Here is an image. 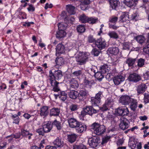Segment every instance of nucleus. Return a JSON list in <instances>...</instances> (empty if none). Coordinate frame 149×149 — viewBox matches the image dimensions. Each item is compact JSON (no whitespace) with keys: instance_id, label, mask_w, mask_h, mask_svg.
<instances>
[{"instance_id":"obj_57","label":"nucleus","mask_w":149,"mask_h":149,"mask_svg":"<svg viewBox=\"0 0 149 149\" xmlns=\"http://www.w3.org/2000/svg\"><path fill=\"white\" fill-rule=\"evenodd\" d=\"M28 5L29 7L27 8V9L29 11L33 12L35 11V8L33 5L30 4H29Z\"/></svg>"},{"instance_id":"obj_53","label":"nucleus","mask_w":149,"mask_h":149,"mask_svg":"<svg viewBox=\"0 0 149 149\" xmlns=\"http://www.w3.org/2000/svg\"><path fill=\"white\" fill-rule=\"evenodd\" d=\"M128 146L131 148V149H134L136 147V144L134 141H130L129 142Z\"/></svg>"},{"instance_id":"obj_1","label":"nucleus","mask_w":149,"mask_h":149,"mask_svg":"<svg viewBox=\"0 0 149 149\" xmlns=\"http://www.w3.org/2000/svg\"><path fill=\"white\" fill-rule=\"evenodd\" d=\"M63 77L62 72L59 70H51L49 71L48 80L51 86L53 87L52 91L54 92H58L60 91L58 86L59 83L56 81L60 80Z\"/></svg>"},{"instance_id":"obj_12","label":"nucleus","mask_w":149,"mask_h":149,"mask_svg":"<svg viewBox=\"0 0 149 149\" xmlns=\"http://www.w3.org/2000/svg\"><path fill=\"white\" fill-rule=\"evenodd\" d=\"M42 127L45 133L49 132L53 127L51 122L50 121L45 122L42 125Z\"/></svg>"},{"instance_id":"obj_37","label":"nucleus","mask_w":149,"mask_h":149,"mask_svg":"<svg viewBox=\"0 0 149 149\" xmlns=\"http://www.w3.org/2000/svg\"><path fill=\"white\" fill-rule=\"evenodd\" d=\"M58 97L60 99L63 101H65L67 97V94L65 91H62L58 93Z\"/></svg>"},{"instance_id":"obj_62","label":"nucleus","mask_w":149,"mask_h":149,"mask_svg":"<svg viewBox=\"0 0 149 149\" xmlns=\"http://www.w3.org/2000/svg\"><path fill=\"white\" fill-rule=\"evenodd\" d=\"M123 48L124 49H129L130 45L129 43L127 42H125L123 44Z\"/></svg>"},{"instance_id":"obj_23","label":"nucleus","mask_w":149,"mask_h":149,"mask_svg":"<svg viewBox=\"0 0 149 149\" xmlns=\"http://www.w3.org/2000/svg\"><path fill=\"white\" fill-rule=\"evenodd\" d=\"M147 88L145 84H141L139 85L137 88L136 91L138 94L143 93Z\"/></svg>"},{"instance_id":"obj_6","label":"nucleus","mask_w":149,"mask_h":149,"mask_svg":"<svg viewBox=\"0 0 149 149\" xmlns=\"http://www.w3.org/2000/svg\"><path fill=\"white\" fill-rule=\"evenodd\" d=\"M119 126L120 129L125 130L128 128L130 126V122L126 118L121 117L120 119Z\"/></svg>"},{"instance_id":"obj_44","label":"nucleus","mask_w":149,"mask_h":149,"mask_svg":"<svg viewBox=\"0 0 149 149\" xmlns=\"http://www.w3.org/2000/svg\"><path fill=\"white\" fill-rule=\"evenodd\" d=\"M58 30H64L66 28L67 24H64L63 22L60 23L58 24Z\"/></svg>"},{"instance_id":"obj_33","label":"nucleus","mask_w":149,"mask_h":149,"mask_svg":"<svg viewBox=\"0 0 149 149\" xmlns=\"http://www.w3.org/2000/svg\"><path fill=\"white\" fill-rule=\"evenodd\" d=\"M68 95L70 98L72 99H75L78 97V93L77 91L72 90L69 92Z\"/></svg>"},{"instance_id":"obj_27","label":"nucleus","mask_w":149,"mask_h":149,"mask_svg":"<svg viewBox=\"0 0 149 149\" xmlns=\"http://www.w3.org/2000/svg\"><path fill=\"white\" fill-rule=\"evenodd\" d=\"M66 33L64 30H59L56 32V38L60 40L65 37L66 35Z\"/></svg>"},{"instance_id":"obj_38","label":"nucleus","mask_w":149,"mask_h":149,"mask_svg":"<svg viewBox=\"0 0 149 149\" xmlns=\"http://www.w3.org/2000/svg\"><path fill=\"white\" fill-rule=\"evenodd\" d=\"M98 21V18L94 17H88L87 23L91 24L96 23Z\"/></svg>"},{"instance_id":"obj_49","label":"nucleus","mask_w":149,"mask_h":149,"mask_svg":"<svg viewBox=\"0 0 149 149\" xmlns=\"http://www.w3.org/2000/svg\"><path fill=\"white\" fill-rule=\"evenodd\" d=\"M139 15L137 14L134 13L130 16V18L131 20L134 21H136L139 19Z\"/></svg>"},{"instance_id":"obj_5","label":"nucleus","mask_w":149,"mask_h":149,"mask_svg":"<svg viewBox=\"0 0 149 149\" xmlns=\"http://www.w3.org/2000/svg\"><path fill=\"white\" fill-rule=\"evenodd\" d=\"M102 95V92L99 91L95 97H91V102L93 106H97L101 101V98Z\"/></svg>"},{"instance_id":"obj_41","label":"nucleus","mask_w":149,"mask_h":149,"mask_svg":"<svg viewBox=\"0 0 149 149\" xmlns=\"http://www.w3.org/2000/svg\"><path fill=\"white\" fill-rule=\"evenodd\" d=\"M76 29L78 33H82L85 32V28L84 25H79L77 26Z\"/></svg>"},{"instance_id":"obj_60","label":"nucleus","mask_w":149,"mask_h":149,"mask_svg":"<svg viewBox=\"0 0 149 149\" xmlns=\"http://www.w3.org/2000/svg\"><path fill=\"white\" fill-rule=\"evenodd\" d=\"M85 107H84L83 110H82L81 112L80 116H82V117H83L85 116L86 115H87V112Z\"/></svg>"},{"instance_id":"obj_59","label":"nucleus","mask_w":149,"mask_h":149,"mask_svg":"<svg viewBox=\"0 0 149 149\" xmlns=\"http://www.w3.org/2000/svg\"><path fill=\"white\" fill-rule=\"evenodd\" d=\"M143 52L147 54H149V44L147 45L143 49Z\"/></svg>"},{"instance_id":"obj_47","label":"nucleus","mask_w":149,"mask_h":149,"mask_svg":"<svg viewBox=\"0 0 149 149\" xmlns=\"http://www.w3.org/2000/svg\"><path fill=\"white\" fill-rule=\"evenodd\" d=\"M88 42L90 43H95L97 41L92 35H90L88 37Z\"/></svg>"},{"instance_id":"obj_48","label":"nucleus","mask_w":149,"mask_h":149,"mask_svg":"<svg viewBox=\"0 0 149 149\" xmlns=\"http://www.w3.org/2000/svg\"><path fill=\"white\" fill-rule=\"evenodd\" d=\"M104 104L109 108L112 106L113 104V102L111 99L108 98L105 101Z\"/></svg>"},{"instance_id":"obj_26","label":"nucleus","mask_w":149,"mask_h":149,"mask_svg":"<svg viewBox=\"0 0 149 149\" xmlns=\"http://www.w3.org/2000/svg\"><path fill=\"white\" fill-rule=\"evenodd\" d=\"M60 110L58 108L53 107L50 110V115L51 116H58L59 115Z\"/></svg>"},{"instance_id":"obj_52","label":"nucleus","mask_w":149,"mask_h":149,"mask_svg":"<svg viewBox=\"0 0 149 149\" xmlns=\"http://www.w3.org/2000/svg\"><path fill=\"white\" fill-rule=\"evenodd\" d=\"M73 149H86L85 146L83 144H81L79 145H76L74 146Z\"/></svg>"},{"instance_id":"obj_24","label":"nucleus","mask_w":149,"mask_h":149,"mask_svg":"<svg viewBox=\"0 0 149 149\" xmlns=\"http://www.w3.org/2000/svg\"><path fill=\"white\" fill-rule=\"evenodd\" d=\"M70 88L77 89L79 87V84L77 81L75 79L72 78L69 81Z\"/></svg>"},{"instance_id":"obj_35","label":"nucleus","mask_w":149,"mask_h":149,"mask_svg":"<svg viewBox=\"0 0 149 149\" xmlns=\"http://www.w3.org/2000/svg\"><path fill=\"white\" fill-rule=\"evenodd\" d=\"M104 74L101 71L97 72L96 74H95V77L97 80L100 81L104 77Z\"/></svg>"},{"instance_id":"obj_22","label":"nucleus","mask_w":149,"mask_h":149,"mask_svg":"<svg viewBox=\"0 0 149 149\" xmlns=\"http://www.w3.org/2000/svg\"><path fill=\"white\" fill-rule=\"evenodd\" d=\"M129 103L131 109L133 111H135L137 107V100L132 98Z\"/></svg>"},{"instance_id":"obj_11","label":"nucleus","mask_w":149,"mask_h":149,"mask_svg":"<svg viewBox=\"0 0 149 149\" xmlns=\"http://www.w3.org/2000/svg\"><path fill=\"white\" fill-rule=\"evenodd\" d=\"M56 56L64 53L65 51V46L62 43H59L56 46Z\"/></svg>"},{"instance_id":"obj_9","label":"nucleus","mask_w":149,"mask_h":149,"mask_svg":"<svg viewBox=\"0 0 149 149\" xmlns=\"http://www.w3.org/2000/svg\"><path fill=\"white\" fill-rule=\"evenodd\" d=\"M86 128L87 126L84 123L79 122L75 129L78 133H82L86 131Z\"/></svg>"},{"instance_id":"obj_43","label":"nucleus","mask_w":149,"mask_h":149,"mask_svg":"<svg viewBox=\"0 0 149 149\" xmlns=\"http://www.w3.org/2000/svg\"><path fill=\"white\" fill-rule=\"evenodd\" d=\"M21 134V132H19L16 133H15L14 134H12L8 136L5 137L6 139H7L9 137L13 136L14 138L15 139H18L20 138Z\"/></svg>"},{"instance_id":"obj_46","label":"nucleus","mask_w":149,"mask_h":149,"mask_svg":"<svg viewBox=\"0 0 149 149\" xmlns=\"http://www.w3.org/2000/svg\"><path fill=\"white\" fill-rule=\"evenodd\" d=\"M128 18V16L124 14L120 16L119 21L120 22H126Z\"/></svg>"},{"instance_id":"obj_63","label":"nucleus","mask_w":149,"mask_h":149,"mask_svg":"<svg viewBox=\"0 0 149 149\" xmlns=\"http://www.w3.org/2000/svg\"><path fill=\"white\" fill-rule=\"evenodd\" d=\"M109 108L104 104L100 108V109L102 111H104L108 110Z\"/></svg>"},{"instance_id":"obj_16","label":"nucleus","mask_w":149,"mask_h":149,"mask_svg":"<svg viewBox=\"0 0 149 149\" xmlns=\"http://www.w3.org/2000/svg\"><path fill=\"white\" fill-rule=\"evenodd\" d=\"M125 80V77L121 75H118L114 77L113 80L116 85H118Z\"/></svg>"},{"instance_id":"obj_8","label":"nucleus","mask_w":149,"mask_h":149,"mask_svg":"<svg viewBox=\"0 0 149 149\" xmlns=\"http://www.w3.org/2000/svg\"><path fill=\"white\" fill-rule=\"evenodd\" d=\"M95 45L100 50H102L106 47L107 42L104 39L100 38L97 40Z\"/></svg>"},{"instance_id":"obj_18","label":"nucleus","mask_w":149,"mask_h":149,"mask_svg":"<svg viewBox=\"0 0 149 149\" xmlns=\"http://www.w3.org/2000/svg\"><path fill=\"white\" fill-rule=\"evenodd\" d=\"M85 107L87 112V115L91 116L96 114L98 111V110L95 109L92 106H87Z\"/></svg>"},{"instance_id":"obj_54","label":"nucleus","mask_w":149,"mask_h":149,"mask_svg":"<svg viewBox=\"0 0 149 149\" xmlns=\"http://www.w3.org/2000/svg\"><path fill=\"white\" fill-rule=\"evenodd\" d=\"M91 53L95 56H97L100 54V52L97 49L94 48L92 51Z\"/></svg>"},{"instance_id":"obj_31","label":"nucleus","mask_w":149,"mask_h":149,"mask_svg":"<svg viewBox=\"0 0 149 149\" xmlns=\"http://www.w3.org/2000/svg\"><path fill=\"white\" fill-rule=\"evenodd\" d=\"M75 8L74 6L72 5L68 4L66 6V10L70 15H74L75 14Z\"/></svg>"},{"instance_id":"obj_13","label":"nucleus","mask_w":149,"mask_h":149,"mask_svg":"<svg viewBox=\"0 0 149 149\" xmlns=\"http://www.w3.org/2000/svg\"><path fill=\"white\" fill-rule=\"evenodd\" d=\"M132 99L129 96L124 95L122 96L119 99L120 102L124 105L129 104L130 100Z\"/></svg>"},{"instance_id":"obj_14","label":"nucleus","mask_w":149,"mask_h":149,"mask_svg":"<svg viewBox=\"0 0 149 149\" xmlns=\"http://www.w3.org/2000/svg\"><path fill=\"white\" fill-rule=\"evenodd\" d=\"M110 8L112 9L118 10L120 6V2L117 0H111L110 2Z\"/></svg>"},{"instance_id":"obj_20","label":"nucleus","mask_w":149,"mask_h":149,"mask_svg":"<svg viewBox=\"0 0 149 149\" xmlns=\"http://www.w3.org/2000/svg\"><path fill=\"white\" fill-rule=\"evenodd\" d=\"M138 0H124L123 3L127 6L131 7L135 6L138 3Z\"/></svg>"},{"instance_id":"obj_64","label":"nucleus","mask_w":149,"mask_h":149,"mask_svg":"<svg viewBox=\"0 0 149 149\" xmlns=\"http://www.w3.org/2000/svg\"><path fill=\"white\" fill-rule=\"evenodd\" d=\"M70 108L72 111H74L78 109V106L77 105L72 104L70 106Z\"/></svg>"},{"instance_id":"obj_51","label":"nucleus","mask_w":149,"mask_h":149,"mask_svg":"<svg viewBox=\"0 0 149 149\" xmlns=\"http://www.w3.org/2000/svg\"><path fill=\"white\" fill-rule=\"evenodd\" d=\"M43 127L40 128L36 130V132L39 135L43 136L45 135V133Z\"/></svg>"},{"instance_id":"obj_36","label":"nucleus","mask_w":149,"mask_h":149,"mask_svg":"<svg viewBox=\"0 0 149 149\" xmlns=\"http://www.w3.org/2000/svg\"><path fill=\"white\" fill-rule=\"evenodd\" d=\"M88 17L86 16L85 14H83L80 15L79 18L80 22L83 23H87Z\"/></svg>"},{"instance_id":"obj_42","label":"nucleus","mask_w":149,"mask_h":149,"mask_svg":"<svg viewBox=\"0 0 149 149\" xmlns=\"http://www.w3.org/2000/svg\"><path fill=\"white\" fill-rule=\"evenodd\" d=\"M136 61V58H129L127 59L126 63L128 64L129 66H132L134 64Z\"/></svg>"},{"instance_id":"obj_25","label":"nucleus","mask_w":149,"mask_h":149,"mask_svg":"<svg viewBox=\"0 0 149 149\" xmlns=\"http://www.w3.org/2000/svg\"><path fill=\"white\" fill-rule=\"evenodd\" d=\"M53 143L57 147L61 148L63 146V142L60 137H57L53 142Z\"/></svg>"},{"instance_id":"obj_2","label":"nucleus","mask_w":149,"mask_h":149,"mask_svg":"<svg viewBox=\"0 0 149 149\" xmlns=\"http://www.w3.org/2000/svg\"><path fill=\"white\" fill-rule=\"evenodd\" d=\"M90 129L95 134L100 135L104 133L106 131V127L97 123H94L90 126Z\"/></svg>"},{"instance_id":"obj_7","label":"nucleus","mask_w":149,"mask_h":149,"mask_svg":"<svg viewBox=\"0 0 149 149\" xmlns=\"http://www.w3.org/2000/svg\"><path fill=\"white\" fill-rule=\"evenodd\" d=\"M100 142L99 138L94 137L89 138L88 141V143L92 148H95Z\"/></svg>"},{"instance_id":"obj_4","label":"nucleus","mask_w":149,"mask_h":149,"mask_svg":"<svg viewBox=\"0 0 149 149\" xmlns=\"http://www.w3.org/2000/svg\"><path fill=\"white\" fill-rule=\"evenodd\" d=\"M116 115L119 116H127L129 113V111L127 108L125 106L118 107L115 111Z\"/></svg>"},{"instance_id":"obj_30","label":"nucleus","mask_w":149,"mask_h":149,"mask_svg":"<svg viewBox=\"0 0 149 149\" xmlns=\"http://www.w3.org/2000/svg\"><path fill=\"white\" fill-rule=\"evenodd\" d=\"M68 141L71 143L74 142L77 137V135L74 133L68 135L67 136Z\"/></svg>"},{"instance_id":"obj_55","label":"nucleus","mask_w":149,"mask_h":149,"mask_svg":"<svg viewBox=\"0 0 149 149\" xmlns=\"http://www.w3.org/2000/svg\"><path fill=\"white\" fill-rule=\"evenodd\" d=\"M118 19L117 17L113 16L109 19V22L112 23H116L117 22Z\"/></svg>"},{"instance_id":"obj_19","label":"nucleus","mask_w":149,"mask_h":149,"mask_svg":"<svg viewBox=\"0 0 149 149\" xmlns=\"http://www.w3.org/2000/svg\"><path fill=\"white\" fill-rule=\"evenodd\" d=\"M49 107L48 106H43L40 108V115L43 117L47 116L49 114Z\"/></svg>"},{"instance_id":"obj_50","label":"nucleus","mask_w":149,"mask_h":149,"mask_svg":"<svg viewBox=\"0 0 149 149\" xmlns=\"http://www.w3.org/2000/svg\"><path fill=\"white\" fill-rule=\"evenodd\" d=\"M82 70H76L72 73L73 76L76 77H79L82 73Z\"/></svg>"},{"instance_id":"obj_58","label":"nucleus","mask_w":149,"mask_h":149,"mask_svg":"<svg viewBox=\"0 0 149 149\" xmlns=\"http://www.w3.org/2000/svg\"><path fill=\"white\" fill-rule=\"evenodd\" d=\"M45 141L44 139L42 140L39 144V148H40V149L43 148L45 146Z\"/></svg>"},{"instance_id":"obj_61","label":"nucleus","mask_w":149,"mask_h":149,"mask_svg":"<svg viewBox=\"0 0 149 149\" xmlns=\"http://www.w3.org/2000/svg\"><path fill=\"white\" fill-rule=\"evenodd\" d=\"M144 100L146 103L149 102V94H145L144 95Z\"/></svg>"},{"instance_id":"obj_28","label":"nucleus","mask_w":149,"mask_h":149,"mask_svg":"<svg viewBox=\"0 0 149 149\" xmlns=\"http://www.w3.org/2000/svg\"><path fill=\"white\" fill-rule=\"evenodd\" d=\"M119 52V49L117 47H111L109 48L107 50V53L111 54L116 55Z\"/></svg>"},{"instance_id":"obj_39","label":"nucleus","mask_w":149,"mask_h":149,"mask_svg":"<svg viewBox=\"0 0 149 149\" xmlns=\"http://www.w3.org/2000/svg\"><path fill=\"white\" fill-rule=\"evenodd\" d=\"M107 35L111 38L117 39L118 38V34L114 31H109L107 33Z\"/></svg>"},{"instance_id":"obj_3","label":"nucleus","mask_w":149,"mask_h":149,"mask_svg":"<svg viewBox=\"0 0 149 149\" xmlns=\"http://www.w3.org/2000/svg\"><path fill=\"white\" fill-rule=\"evenodd\" d=\"M89 55V53L86 52H79L77 53L75 56L77 64L79 65L85 64L87 61Z\"/></svg>"},{"instance_id":"obj_32","label":"nucleus","mask_w":149,"mask_h":149,"mask_svg":"<svg viewBox=\"0 0 149 149\" xmlns=\"http://www.w3.org/2000/svg\"><path fill=\"white\" fill-rule=\"evenodd\" d=\"M52 126L55 127L58 130H61L62 127V125L61 122L57 120H55L52 123Z\"/></svg>"},{"instance_id":"obj_45","label":"nucleus","mask_w":149,"mask_h":149,"mask_svg":"<svg viewBox=\"0 0 149 149\" xmlns=\"http://www.w3.org/2000/svg\"><path fill=\"white\" fill-rule=\"evenodd\" d=\"M145 60L142 58H139L137 61V65L139 67H142L144 65Z\"/></svg>"},{"instance_id":"obj_56","label":"nucleus","mask_w":149,"mask_h":149,"mask_svg":"<svg viewBox=\"0 0 149 149\" xmlns=\"http://www.w3.org/2000/svg\"><path fill=\"white\" fill-rule=\"evenodd\" d=\"M110 139V137L107 136L102 139V144L103 145L108 141Z\"/></svg>"},{"instance_id":"obj_15","label":"nucleus","mask_w":149,"mask_h":149,"mask_svg":"<svg viewBox=\"0 0 149 149\" xmlns=\"http://www.w3.org/2000/svg\"><path fill=\"white\" fill-rule=\"evenodd\" d=\"M88 94V92L85 89L79 91L78 93V98L80 101H83L86 98Z\"/></svg>"},{"instance_id":"obj_40","label":"nucleus","mask_w":149,"mask_h":149,"mask_svg":"<svg viewBox=\"0 0 149 149\" xmlns=\"http://www.w3.org/2000/svg\"><path fill=\"white\" fill-rule=\"evenodd\" d=\"M135 39L140 44L143 43L146 40L144 36L141 35L137 36Z\"/></svg>"},{"instance_id":"obj_21","label":"nucleus","mask_w":149,"mask_h":149,"mask_svg":"<svg viewBox=\"0 0 149 149\" xmlns=\"http://www.w3.org/2000/svg\"><path fill=\"white\" fill-rule=\"evenodd\" d=\"M21 136L23 137H26L28 136V139L29 140L31 139V136L33 135L32 133H30L28 130L23 128L21 129Z\"/></svg>"},{"instance_id":"obj_34","label":"nucleus","mask_w":149,"mask_h":149,"mask_svg":"<svg viewBox=\"0 0 149 149\" xmlns=\"http://www.w3.org/2000/svg\"><path fill=\"white\" fill-rule=\"evenodd\" d=\"M100 71L102 73H105L106 72H109L110 70V68L106 64H104L101 65L100 67Z\"/></svg>"},{"instance_id":"obj_10","label":"nucleus","mask_w":149,"mask_h":149,"mask_svg":"<svg viewBox=\"0 0 149 149\" xmlns=\"http://www.w3.org/2000/svg\"><path fill=\"white\" fill-rule=\"evenodd\" d=\"M128 79L130 81L136 83L141 79V77L139 74L133 73L130 74Z\"/></svg>"},{"instance_id":"obj_17","label":"nucleus","mask_w":149,"mask_h":149,"mask_svg":"<svg viewBox=\"0 0 149 149\" xmlns=\"http://www.w3.org/2000/svg\"><path fill=\"white\" fill-rule=\"evenodd\" d=\"M67 120L69 126L70 127L73 128H75L79 122L76 119L73 118H68Z\"/></svg>"},{"instance_id":"obj_29","label":"nucleus","mask_w":149,"mask_h":149,"mask_svg":"<svg viewBox=\"0 0 149 149\" xmlns=\"http://www.w3.org/2000/svg\"><path fill=\"white\" fill-rule=\"evenodd\" d=\"M55 62L57 68H59V66L63 65L64 63L63 58L61 57H57L55 59Z\"/></svg>"}]
</instances>
